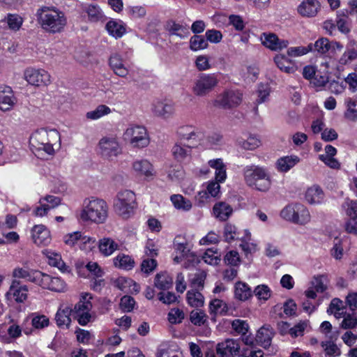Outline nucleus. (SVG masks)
Wrapping results in <instances>:
<instances>
[{
  "label": "nucleus",
  "mask_w": 357,
  "mask_h": 357,
  "mask_svg": "<svg viewBox=\"0 0 357 357\" xmlns=\"http://www.w3.org/2000/svg\"><path fill=\"white\" fill-rule=\"evenodd\" d=\"M71 314L72 310L68 307L58 310L55 315V320L57 326L60 328L66 327L68 328L71 323V319L70 317Z\"/></svg>",
  "instance_id": "nucleus-35"
},
{
  "label": "nucleus",
  "mask_w": 357,
  "mask_h": 357,
  "mask_svg": "<svg viewBox=\"0 0 357 357\" xmlns=\"http://www.w3.org/2000/svg\"><path fill=\"white\" fill-rule=\"evenodd\" d=\"M84 10L87 13L89 20L91 22H98L104 20L103 12L97 4L86 5L84 6Z\"/></svg>",
  "instance_id": "nucleus-36"
},
{
  "label": "nucleus",
  "mask_w": 357,
  "mask_h": 357,
  "mask_svg": "<svg viewBox=\"0 0 357 357\" xmlns=\"http://www.w3.org/2000/svg\"><path fill=\"white\" fill-rule=\"evenodd\" d=\"M206 130L193 125H184L178 128L176 135L181 142H186L192 148L202 147Z\"/></svg>",
  "instance_id": "nucleus-6"
},
{
  "label": "nucleus",
  "mask_w": 357,
  "mask_h": 357,
  "mask_svg": "<svg viewBox=\"0 0 357 357\" xmlns=\"http://www.w3.org/2000/svg\"><path fill=\"white\" fill-rule=\"evenodd\" d=\"M274 61L277 66L284 73L290 74L296 71V66L284 55H276L274 57Z\"/></svg>",
  "instance_id": "nucleus-37"
},
{
  "label": "nucleus",
  "mask_w": 357,
  "mask_h": 357,
  "mask_svg": "<svg viewBox=\"0 0 357 357\" xmlns=\"http://www.w3.org/2000/svg\"><path fill=\"white\" fill-rule=\"evenodd\" d=\"M105 27L109 34L115 38H121L126 33V28L120 22L110 20L106 24Z\"/></svg>",
  "instance_id": "nucleus-38"
},
{
  "label": "nucleus",
  "mask_w": 357,
  "mask_h": 357,
  "mask_svg": "<svg viewBox=\"0 0 357 357\" xmlns=\"http://www.w3.org/2000/svg\"><path fill=\"white\" fill-rule=\"evenodd\" d=\"M98 245L100 253L105 257L112 255L119 248V243L109 237L100 239Z\"/></svg>",
  "instance_id": "nucleus-29"
},
{
  "label": "nucleus",
  "mask_w": 357,
  "mask_h": 357,
  "mask_svg": "<svg viewBox=\"0 0 357 357\" xmlns=\"http://www.w3.org/2000/svg\"><path fill=\"white\" fill-rule=\"evenodd\" d=\"M253 292L249 285L239 281L234 286V298L241 301H245L252 296Z\"/></svg>",
  "instance_id": "nucleus-31"
},
{
  "label": "nucleus",
  "mask_w": 357,
  "mask_h": 357,
  "mask_svg": "<svg viewBox=\"0 0 357 357\" xmlns=\"http://www.w3.org/2000/svg\"><path fill=\"white\" fill-rule=\"evenodd\" d=\"M296 204H291L286 206L280 212V216L284 220L295 223Z\"/></svg>",
  "instance_id": "nucleus-52"
},
{
  "label": "nucleus",
  "mask_w": 357,
  "mask_h": 357,
  "mask_svg": "<svg viewBox=\"0 0 357 357\" xmlns=\"http://www.w3.org/2000/svg\"><path fill=\"white\" fill-rule=\"evenodd\" d=\"M192 149L189 144L185 145L182 144L181 142H177L173 146L172 153L176 160L182 161L190 155Z\"/></svg>",
  "instance_id": "nucleus-34"
},
{
  "label": "nucleus",
  "mask_w": 357,
  "mask_h": 357,
  "mask_svg": "<svg viewBox=\"0 0 357 357\" xmlns=\"http://www.w3.org/2000/svg\"><path fill=\"white\" fill-rule=\"evenodd\" d=\"M190 319L191 322L197 326L204 324L206 321V314L199 310H192L190 312Z\"/></svg>",
  "instance_id": "nucleus-62"
},
{
  "label": "nucleus",
  "mask_w": 357,
  "mask_h": 357,
  "mask_svg": "<svg viewBox=\"0 0 357 357\" xmlns=\"http://www.w3.org/2000/svg\"><path fill=\"white\" fill-rule=\"evenodd\" d=\"M13 277L18 279H24L36 284L38 282L40 271L30 269L27 267H16L13 271Z\"/></svg>",
  "instance_id": "nucleus-22"
},
{
  "label": "nucleus",
  "mask_w": 357,
  "mask_h": 357,
  "mask_svg": "<svg viewBox=\"0 0 357 357\" xmlns=\"http://www.w3.org/2000/svg\"><path fill=\"white\" fill-rule=\"evenodd\" d=\"M24 76L27 82L33 86H47L50 83V75L43 69L27 68Z\"/></svg>",
  "instance_id": "nucleus-12"
},
{
  "label": "nucleus",
  "mask_w": 357,
  "mask_h": 357,
  "mask_svg": "<svg viewBox=\"0 0 357 357\" xmlns=\"http://www.w3.org/2000/svg\"><path fill=\"white\" fill-rule=\"evenodd\" d=\"M154 284L158 289L166 290L172 287L173 280L167 273H158L155 277Z\"/></svg>",
  "instance_id": "nucleus-44"
},
{
  "label": "nucleus",
  "mask_w": 357,
  "mask_h": 357,
  "mask_svg": "<svg viewBox=\"0 0 357 357\" xmlns=\"http://www.w3.org/2000/svg\"><path fill=\"white\" fill-rule=\"evenodd\" d=\"M357 326V317L354 314H344L341 327L344 329H353Z\"/></svg>",
  "instance_id": "nucleus-58"
},
{
  "label": "nucleus",
  "mask_w": 357,
  "mask_h": 357,
  "mask_svg": "<svg viewBox=\"0 0 357 357\" xmlns=\"http://www.w3.org/2000/svg\"><path fill=\"white\" fill-rule=\"evenodd\" d=\"M28 288L26 285H22L17 280H13L7 296L13 297L17 303H23L27 298Z\"/></svg>",
  "instance_id": "nucleus-19"
},
{
  "label": "nucleus",
  "mask_w": 357,
  "mask_h": 357,
  "mask_svg": "<svg viewBox=\"0 0 357 357\" xmlns=\"http://www.w3.org/2000/svg\"><path fill=\"white\" fill-rule=\"evenodd\" d=\"M237 143L242 149L252 151L259 146L261 142L257 137L250 135L246 139L242 137L238 138Z\"/></svg>",
  "instance_id": "nucleus-42"
},
{
  "label": "nucleus",
  "mask_w": 357,
  "mask_h": 357,
  "mask_svg": "<svg viewBox=\"0 0 357 357\" xmlns=\"http://www.w3.org/2000/svg\"><path fill=\"white\" fill-rule=\"evenodd\" d=\"M132 168L137 176L146 179H152L155 175L153 165L147 159L135 160L132 164Z\"/></svg>",
  "instance_id": "nucleus-17"
},
{
  "label": "nucleus",
  "mask_w": 357,
  "mask_h": 357,
  "mask_svg": "<svg viewBox=\"0 0 357 357\" xmlns=\"http://www.w3.org/2000/svg\"><path fill=\"white\" fill-rule=\"evenodd\" d=\"M108 206L107 203L100 199L92 198L86 199L80 218L84 221L90 220L95 223H103L107 218Z\"/></svg>",
  "instance_id": "nucleus-4"
},
{
  "label": "nucleus",
  "mask_w": 357,
  "mask_h": 357,
  "mask_svg": "<svg viewBox=\"0 0 357 357\" xmlns=\"http://www.w3.org/2000/svg\"><path fill=\"white\" fill-rule=\"evenodd\" d=\"M124 139L135 148L146 147L150 142L149 137L145 127L132 125L123 133Z\"/></svg>",
  "instance_id": "nucleus-8"
},
{
  "label": "nucleus",
  "mask_w": 357,
  "mask_h": 357,
  "mask_svg": "<svg viewBox=\"0 0 357 357\" xmlns=\"http://www.w3.org/2000/svg\"><path fill=\"white\" fill-rule=\"evenodd\" d=\"M216 351L220 357H235L240 354V345L236 340L227 339L217 344Z\"/></svg>",
  "instance_id": "nucleus-18"
},
{
  "label": "nucleus",
  "mask_w": 357,
  "mask_h": 357,
  "mask_svg": "<svg viewBox=\"0 0 357 357\" xmlns=\"http://www.w3.org/2000/svg\"><path fill=\"white\" fill-rule=\"evenodd\" d=\"M167 29L171 35H175L181 38H185L190 34L187 25L184 26L175 22H170L167 24Z\"/></svg>",
  "instance_id": "nucleus-39"
},
{
  "label": "nucleus",
  "mask_w": 357,
  "mask_h": 357,
  "mask_svg": "<svg viewBox=\"0 0 357 357\" xmlns=\"http://www.w3.org/2000/svg\"><path fill=\"white\" fill-rule=\"evenodd\" d=\"M199 291V290L192 289L187 292V302L191 307H199L204 305V298Z\"/></svg>",
  "instance_id": "nucleus-41"
},
{
  "label": "nucleus",
  "mask_w": 357,
  "mask_h": 357,
  "mask_svg": "<svg viewBox=\"0 0 357 357\" xmlns=\"http://www.w3.org/2000/svg\"><path fill=\"white\" fill-rule=\"evenodd\" d=\"M31 236L33 242L38 245H46L51 241L50 232L43 225H35L31 229Z\"/></svg>",
  "instance_id": "nucleus-20"
},
{
  "label": "nucleus",
  "mask_w": 357,
  "mask_h": 357,
  "mask_svg": "<svg viewBox=\"0 0 357 357\" xmlns=\"http://www.w3.org/2000/svg\"><path fill=\"white\" fill-rule=\"evenodd\" d=\"M245 236L241 238L242 243L240 245L242 250L244 252L245 255L251 254L256 250V245L254 243H249L250 240V233L247 230H245Z\"/></svg>",
  "instance_id": "nucleus-53"
},
{
  "label": "nucleus",
  "mask_w": 357,
  "mask_h": 357,
  "mask_svg": "<svg viewBox=\"0 0 357 357\" xmlns=\"http://www.w3.org/2000/svg\"><path fill=\"white\" fill-rule=\"evenodd\" d=\"M222 139L220 134L218 132H208L206 130L203 146L204 149H211L214 146L220 144Z\"/></svg>",
  "instance_id": "nucleus-46"
},
{
  "label": "nucleus",
  "mask_w": 357,
  "mask_h": 357,
  "mask_svg": "<svg viewBox=\"0 0 357 357\" xmlns=\"http://www.w3.org/2000/svg\"><path fill=\"white\" fill-rule=\"evenodd\" d=\"M151 112L154 116L163 119L172 117L175 112L174 104L169 100H155L151 104Z\"/></svg>",
  "instance_id": "nucleus-14"
},
{
  "label": "nucleus",
  "mask_w": 357,
  "mask_h": 357,
  "mask_svg": "<svg viewBox=\"0 0 357 357\" xmlns=\"http://www.w3.org/2000/svg\"><path fill=\"white\" fill-rule=\"evenodd\" d=\"M357 59V41L354 39L350 40L344 52L340 58L339 63L341 65H348Z\"/></svg>",
  "instance_id": "nucleus-24"
},
{
  "label": "nucleus",
  "mask_w": 357,
  "mask_h": 357,
  "mask_svg": "<svg viewBox=\"0 0 357 357\" xmlns=\"http://www.w3.org/2000/svg\"><path fill=\"white\" fill-rule=\"evenodd\" d=\"M135 299L130 296H124L121 298L120 307L124 312H131L135 305Z\"/></svg>",
  "instance_id": "nucleus-64"
},
{
  "label": "nucleus",
  "mask_w": 357,
  "mask_h": 357,
  "mask_svg": "<svg viewBox=\"0 0 357 357\" xmlns=\"http://www.w3.org/2000/svg\"><path fill=\"white\" fill-rule=\"evenodd\" d=\"M296 224L305 225L310 221V214L308 209L303 204L296 203Z\"/></svg>",
  "instance_id": "nucleus-40"
},
{
  "label": "nucleus",
  "mask_w": 357,
  "mask_h": 357,
  "mask_svg": "<svg viewBox=\"0 0 357 357\" xmlns=\"http://www.w3.org/2000/svg\"><path fill=\"white\" fill-rule=\"evenodd\" d=\"M183 319L184 313L178 308H173L168 313V320L172 324L181 323Z\"/></svg>",
  "instance_id": "nucleus-60"
},
{
  "label": "nucleus",
  "mask_w": 357,
  "mask_h": 357,
  "mask_svg": "<svg viewBox=\"0 0 357 357\" xmlns=\"http://www.w3.org/2000/svg\"><path fill=\"white\" fill-rule=\"evenodd\" d=\"M274 335L273 328L270 325L265 324L258 330L256 340L261 347L266 349L271 346Z\"/></svg>",
  "instance_id": "nucleus-23"
},
{
  "label": "nucleus",
  "mask_w": 357,
  "mask_h": 357,
  "mask_svg": "<svg viewBox=\"0 0 357 357\" xmlns=\"http://www.w3.org/2000/svg\"><path fill=\"white\" fill-rule=\"evenodd\" d=\"M109 64L116 75L126 77L128 75V69L126 67L121 56L119 54L115 53L110 56Z\"/></svg>",
  "instance_id": "nucleus-25"
},
{
  "label": "nucleus",
  "mask_w": 357,
  "mask_h": 357,
  "mask_svg": "<svg viewBox=\"0 0 357 357\" xmlns=\"http://www.w3.org/2000/svg\"><path fill=\"white\" fill-rule=\"evenodd\" d=\"M6 21L9 29L13 31L19 30L23 23V19L17 14H8Z\"/></svg>",
  "instance_id": "nucleus-54"
},
{
  "label": "nucleus",
  "mask_w": 357,
  "mask_h": 357,
  "mask_svg": "<svg viewBox=\"0 0 357 357\" xmlns=\"http://www.w3.org/2000/svg\"><path fill=\"white\" fill-rule=\"evenodd\" d=\"M36 14L41 27L48 33H59L66 24L64 13L54 7L40 8Z\"/></svg>",
  "instance_id": "nucleus-3"
},
{
  "label": "nucleus",
  "mask_w": 357,
  "mask_h": 357,
  "mask_svg": "<svg viewBox=\"0 0 357 357\" xmlns=\"http://www.w3.org/2000/svg\"><path fill=\"white\" fill-rule=\"evenodd\" d=\"M218 84L215 74H202L194 81L192 91L195 96L203 97L212 91Z\"/></svg>",
  "instance_id": "nucleus-9"
},
{
  "label": "nucleus",
  "mask_w": 357,
  "mask_h": 357,
  "mask_svg": "<svg viewBox=\"0 0 357 357\" xmlns=\"http://www.w3.org/2000/svg\"><path fill=\"white\" fill-rule=\"evenodd\" d=\"M170 199L174 207L178 210L188 211L192 208L191 202L181 195H173Z\"/></svg>",
  "instance_id": "nucleus-45"
},
{
  "label": "nucleus",
  "mask_w": 357,
  "mask_h": 357,
  "mask_svg": "<svg viewBox=\"0 0 357 357\" xmlns=\"http://www.w3.org/2000/svg\"><path fill=\"white\" fill-rule=\"evenodd\" d=\"M208 165L215 169V179L218 182L222 183L227 178L226 166L222 159L217 158L210 160L208 162Z\"/></svg>",
  "instance_id": "nucleus-32"
},
{
  "label": "nucleus",
  "mask_w": 357,
  "mask_h": 357,
  "mask_svg": "<svg viewBox=\"0 0 357 357\" xmlns=\"http://www.w3.org/2000/svg\"><path fill=\"white\" fill-rule=\"evenodd\" d=\"M111 112L110 108L105 105H100L95 109L88 112L86 117L91 120H97L109 114Z\"/></svg>",
  "instance_id": "nucleus-47"
},
{
  "label": "nucleus",
  "mask_w": 357,
  "mask_h": 357,
  "mask_svg": "<svg viewBox=\"0 0 357 357\" xmlns=\"http://www.w3.org/2000/svg\"><path fill=\"white\" fill-rule=\"evenodd\" d=\"M224 237L227 242H231L235 239H241L240 234L235 225L227 224L224 228Z\"/></svg>",
  "instance_id": "nucleus-50"
},
{
  "label": "nucleus",
  "mask_w": 357,
  "mask_h": 357,
  "mask_svg": "<svg viewBox=\"0 0 357 357\" xmlns=\"http://www.w3.org/2000/svg\"><path fill=\"white\" fill-rule=\"evenodd\" d=\"M305 198L310 204H320L324 202V192L319 185H313L306 190Z\"/></svg>",
  "instance_id": "nucleus-27"
},
{
  "label": "nucleus",
  "mask_w": 357,
  "mask_h": 357,
  "mask_svg": "<svg viewBox=\"0 0 357 357\" xmlns=\"http://www.w3.org/2000/svg\"><path fill=\"white\" fill-rule=\"evenodd\" d=\"M242 101V93L239 91L227 90L220 94L215 104L224 109H230L238 106Z\"/></svg>",
  "instance_id": "nucleus-13"
},
{
  "label": "nucleus",
  "mask_w": 357,
  "mask_h": 357,
  "mask_svg": "<svg viewBox=\"0 0 357 357\" xmlns=\"http://www.w3.org/2000/svg\"><path fill=\"white\" fill-rule=\"evenodd\" d=\"M97 245L96 241L94 238L84 236L81 233V237L79 238V246L82 250L86 251L91 250Z\"/></svg>",
  "instance_id": "nucleus-56"
},
{
  "label": "nucleus",
  "mask_w": 357,
  "mask_h": 357,
  "mask_svg": "<svg viewBox=\"0 0 357 357\" xmlns=\"http://www.w3.org/2000/svg\"><path fill=\"white\" fill-rule=\"evenodd\" d=\"M91 298L89 294L82 295L79 301L71 309L72 315L81 326H86L95 319V313L91 311L93 305Z\"/></svg>",
  "instance_id": "nucleus-7"
},
{
  "label": "nucleus",
  "mask_w": 357,
  "mask_h": 357,
  "mask_svg": "<svg viewBox=\"0 0 357 357\" xmlns=\"http://www.w3.org/2000/svg\"><path fill=\"white\" fill-rule=\"evenodd\" d=\"M232 328L239 335L247 333L249 330V325L246 321L235 319L231 323Z\"/></svg>",
  "instance_id": "nucleus-61"
},
{
  "label": "nucleus",
  "mask_w": 357,
  "mask_h": 357,
  "mask_svg": "<svg viewBox=\"0 0 357 357\" xmlns=\"http://www.w3.org/2000/svg\"><path fill=\"white\" fill-rule=\"evenodd\" d=\"M244 181L252 189L260 192H267L272 185L271 174L268 169L263 166L250 165L243 169Z\"/></svg>",
  "instance_id": "nucleus-1"
},
{
  "label": "nucleus",
  "mask_w": 357,
  "mask_h": 357,
  "mask_svg": "<svg viewBox=\"0 0 357 357\" xmlns=\"http://www.w3.org/2000/svg\"><path fill=\"white\" fill-rule=\"evenodd\" d=\"M114 266L123 270H131L135 266V260L129 255L120 253L113 259Z\"/></svg>",
  "instance_id": "nucleus-33"
},
{
  "label": "nucleus",
  "mask_w": 357,
  "mask_h": 357,
  "mask_svg": "<svg viewBox=\"0 0 357 357\" xmlns=\"http://www.w3.org/2000/svg\"><path fill=\"white\" fill-rule=\"evenodd\" d=\"M174 248L176 254L186 257V258H192V260L195 259V256L190 253V249L185 241L179 242L178 239L176 238L174 242Z\"/></svg>",
  "instance_id": "nucleus-48"
},
{
  "label": "nucleus",
  "mask_w": 357,
  "mask_h": 357,
  "mask_svg": "<svg viewBox=\"0 0 357 357\" xmlns=\"http://www.w3.org/2000/svg\"><path fill=\"white\" fill-rule=\"evenodd\" d=\"M158 263L154 259H144L141 264V271L149 275L152 273L157 267Z\"/></svg>",
  "instance_id": "nucleus-63"
},
{
  "label": "nucleus",
  "mask_w": 357,
  "mask_h": 357,
  "mask_svg": "<svg viewBox=\"0 0 357 357\" xmlns=\"http://www.w3.org/2000/svg\"><path fill=\"white\" fill-rule=\"evenodd\" d=\"M100 153L102 156L111 158L116 157L121 153V147L118 138L114 135L102 137L98 144Z\"/></svg>",
  "instance_id": "nucleus-10"
},
{
  "label": "nucleus",
  "mask_w": 357,
  "mask_h": 357,
  "mask_svg": "<svg viewBox=\"0 0 357 357\" xmlns=\"http://www.w3.org/2000/svg\"><path fill=\"white\" fill-rule=\"evenodd\" d=\"M137 205L135 194L129 190L119 192L114 200L115 212L124 219H127L134 213Z\"/></svg>",
  "instance_id": "nucleus-5"
},
{
  "label": "nucleus",
  "mask_w": 357,
  "mask_h": 357,
  "mask_svg": "<svg viewBox=\"0 0 357 357\" xmlns=\"http://www.w3.org/2000/svg\"><path fill=\"white\" fill-rule=\"evenodd\" d=\"M260 40L264 46L272 51H281L289 45L287 40L280 39L273 33H262Z\"/></svg>",
  "instance_id": "nucleus-15"
},
{
  "label": "nucleus",
  "mask_w": 357,
  "mask_h": 357,
  "mask_svg": "<svg viewBox=\"0 0 357 357\" xmlns=\"http://www.w3.org/2000/svg\"><path fill=\"white\" fill-rule=\"evenodd\" d=\"M6 91L8 93L7 95L0 96V109L6 112L10 110L15 103V98L8 86L6 87Z\"/></svg>",
  "instance_id": "nucleus-43"
},
{
  "label": "nucleus",
  "mask_w": 357,
  "mask_h": 357,
  "mask_svg": "<svg viewBox=\"0 0 357 357\" xmlns=\"http://www.w3.org/2000/svg\"><path fill=\"white\" fill-rule=\"evenodd\" d=\"M311 45L310 52H316L320 54H325L329 51L335 52L336 50H341L342 45L337 41H330L326 38H320L314 43H310Z\"/></svg>",
  "instance_id": "nucleus-16"
},
{
  "label": "nucleus",
  "mask_w": 357,
  "mask_h": 357,
  "mask_svg": "<svg viewBox=\"0 0 357 357\" xmlns=\"http://www.w3.org/2000/svg\"><path fill=\"white\" fill-rule=\"evenodd\" d=\"M60 140L59 133L56 130L47 131L40 129L34 132L30 137L29 144L36 155H52L54 153L53 145Z\"/></svg>",
  "instance_id": "nucleus-2"
},
{
  "label": "nucleus",
  "mask_w": 357,
  "mask_h": 357,
  "mask_svg": "<svg viewBox=\"0 0 357 357\" xmlns=\"http://www.w3.org/2000/svg\"><path fill=\"white\" fill-rule=\"evenodd\" d=\"M208 45L207 40L200 35H195L190 40V48L192 51L206 49Z\"/></svg>",
  "instance_id": "nucleus-49"
},
{
  "label": "nucleus",
  "mask_w": 357,
  "mask_h": 357,
  "mask_svg": "<svg viewBox=\"0 0 357 357\" xmlns=\"http://www.w3.org/2000/svg\"><path fill=\"white\" fill-rule=\"evenodd\" d=\"M320 7L318 0H304L298 6L297 11L303 17H313L317 15Z\"/></svg>",
  "instance_id": "nucleus-21"
},
{
  "label": "nucleus",
  "mask_w": 357,
  "mask_h": 357,
  "mask_svg": "<svg viewBox=\"0 0 357 357\" xmlns=\"http://www.w3.org/2000/svg\"><path fill=\"white\" fill-rule=\"evenodd\" d=\"M45 254L47 258V263L49 265L56 267L62 273H69L70 271V267L68 266L62 260L60 254L51 250H46Z\"/></svg>",
  "instance_id": "nucleus-28"
},
{
  "label": "nucleus",
  "mask_w": 357,
  "mask_h": 357,
  "mask_svg": "<svg viewBox=\"0 0 357 357\" xmlns=\"http://www.w3.org/2000/svg\"><path fill=\"white\" fill-rule=\"evenodd\" d=\"M326 280L327 278L324 275L314 276L312 282V287L315 289L316 291L322 293L327 288L326 284Z\"/></svg>",
  "instance_id": "nucleus-57"
},
{
  "label": "nucleus",
  "mask_w": 357,
  "mask_h": 357,
  "mask_svg": "<svg viewBox=\"0 0 357 357\" xmlns=\"http://www.w3.org/2000/svg\"><path fill=\"white\" fill-rule=\"evenodd\" d=\"M206 277V273L204 271H199L192 275L190 281L195 290H201L204 288Z\"/></svg>",
  "instance_id": "nucleus-51"
},
{
  "label": "nucleus",
  "mask_w": 357,
  "mask_h": 357,
  "mask_svg": "<svg viewBox=\"0 0 357 357\" xmlns=\"http://www.w3.org/2000/svg\"><path fill=\"white\" fill-rule=\"evenodd\" d=\"M37 285L54 292L61 293L67 290L66 282L60 277H53L41 271Z\"/></svg>",
  "instance_id": "nucleus-11"
},
{
  "label": "nucleus",
  "mask_w": 357,
  "mask_h": 357,
  "mask_svg": "<svg viewBox=\"0 0 357 357\" xmlns=\"http://www.w3.org/2000/svg\"><path fill=\"white\" fill-rule=\"evenodd\" d=\"M252 292L258 299L263 301H267L271 296V290L266 284L257 286Z\"/></svg>",
  "instance_id": "nucleus-55"
},
{
  "label": "nucleus",
  "mask_w": 357,
  "mask_h": 357,
  "mask_svg": "<svg viewBox=\"0 0 357 357\" xmlns=\"http://www.w3.org/2000/svg\"><path fill=\"white\" fill-rule=\"evenodd\" d=\"M300 161L296 155H287L278 159L275 166L278 172H287L294 167Z\"/></svg>",
  "instance_id": "nucleus-30"
},
{
  "label": "nucleus",
  "mask_w": 357,
  "mask_h": 357,
  "mask_svg": "<svg viewBox=\"0 0 357 357\" xmlns=\"http://www.w3.org/2000/svg\"><path fill=\"white\" fill-rule=\"evenodd\" d=\"M311 47L312 46L309 45L306 47H291L287 50V54L291 57L301 56L310 52L311 50Z\"/></svg>",
  "instance_id": "nucleus-59"
},
{
  "label": "nucleus",
  "mask_w": 357,
  "mask_h": 357,
  "mask_svg": "<svg viewBox=\"0 0 357 357\" xmlns=\"http://www.w3.org/2000/svg\"><path fill=\"white\" fill-rule=\"evenodd\" d=\"M232 213V207L225 202H217L213 207V214L220 221H226Z\"/></svg>",
  "instance_id": "nucleus-26"
}]
</instances>
